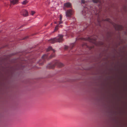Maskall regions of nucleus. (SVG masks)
Wrapping results in <instances>:
<instances>
[{"instance_id":"obj_17","label":"nucleus","mask_w":127,"mask_h":127,"mask_svg":"<svg viewBox=\"0 0 127 127\" xmlns=\"http://www.w3.org/2000/svg\"><path fill=\"white\" fill-rule=\"evenodd\" d=\"M81 3H85V1L84 0H82L81 1Z\"/></svg>"},{"instance_id":"obj_14","label":"nucleus","mask_w":127,"mask_h":127,"mask_svg":"<svg viewBox=\"0 0 127 127\" xmlns=\"http://www.w3.org/2000/svg\"><path fill=\"white\" fill-rule=\"evenodd\" d=\"M58 27L59 25H58L55 27V31H57L58 29Z\"/></svg>"},{"instance_id":"obj_20","label":"nucleus","mask_w":127,"mask_h":127,"mask_svg":"<svg viewBox=\"0 0 127 127\" xmlns=\"http://www.w3.org/2000/svg\"><path fill=\"white\" fill-rule=\"evenodd\" d=\"M55 23L56 24V22H55Z\"/></svg>"},{"instance_id":"obj_9","label":"nucleus","mask_w":127,"mask_h":127,"mask_svg":"<svg viewBox=\"0 0 127 127\" xmlns=\"http://www.w3.org/2000/svg\"><path fill=\"white\" fill-rule=\"evenodd\" d=\"M71 4L69 2H67L65 3L64 6L65 7H68L70 8L71 7Z\"/></svg>"},{"instance_id":"obj_5","label":"nucleus","mask_w":127,"mask_h":127,"mask_svg":"<svg viewBox=\"0 0 127 127\" xmlns=\"http://www.w3.org/2000/svg\"><path fill=\"white\" fill-rule=\"evenodd\" d=\"M50 51H52L53 52L49 57V58L51 59L55 56V54L54 53L55 51L54 50L52 49V47H49L47 49L46 51L47 52H48Z\"/></svg>"},{"instance_id":"obj_6","label":"nucleus","mask_w":127,"mask_h":127,"mask_svg":"<svg viewBox=\"0 0 127 127\" xmlns=\"http://www.w3.org/2000/svg\"><path fill=\"white\" fill-rule=\"evenodd\" d=\"M73 11L71 9H69L66 12V17H70L72 15Z\"/></svg>"},{"instance_id":"obj_1","label":"nucleus","mask_w":127,"mask_h":127,"mask_svg":"<svg viewBox=\"0 0 127 127\" xmlns=\"http://www.w3.org/2000/svg\"><path fill=\"white\" fill-rule=\"evenodd\" d=\"M97 9L96 8H94V7H90V8L88 7H85L82 11V14L83 15L86 16L88 13V11L90 12L91 14H93L94 13L96 12Z\"/></svg>"},{"instance_id":"obj_7","label":"nucleus","mask_w":127,"mask_h":127,"mask_svg":"<svg viewBox=\"0 0 127 127\" xmlns=\"http://www.w3.org/2000/svg\"><path fill=\"white\" fill-rule=\"evenodd\" d=\"M21 14L24 16H26L28 15V12L25 10H23L21 12Z\"/></svg>"},{"instance_id":"obj_18","label":"nucleus","mask_w":127,"mask_h":127,"mask_svg":"<svg viewBox=\"0 0 127 127\" xmlns=\"http://www.w3.org/2000/svg\"><path fill=\"white\" fill-rule=\"evenodd\" d=\"M68 48V47L67 46H65V49H67Z\"/></svg>"},{"instance_id":"obj_2","label":"nucleus","mask_w":127,"mask_h":127,"mask_svg":"<svg viewBox=\"0 0 127 127\" xmlns=\"http://www.w3.org/2000/svg\"><path fill=\"white\" fill-rule=\"evenodd\" d=\"M57 65L59 67L63 66V64L57 61H55L54 62L49 64L47 66V67L49 69L53 68L55 66Z\"/></svg>"},{"instance_id":"obj_11","label":"nucleus","mask_w":127,"mask_h":127,"mask_svg":"<svg viewBox=\"0 0 127 127\" xmlns=\"http://www.w3.org/2000/svg\"><path fill=\"white\" fill-rule=\"evenodd\" d=\"M28 1L27 0H25L22 2V3L23 5H25L27 3Z\"/></svg>"},{"instance_id":"obj_3","label":"nucleus","mask_w":127,"mask_h":127,"mask_svg":"<svg viewBox=\"0 0 127 127\" xmlns=\"http://www.w3.org/2000/svg\"><path fill=\"white\" fill-rule=\"evenodd\" d=\"M63 35H59L57 37L50 39L49 40V42L52 43L56 42H61L63 41Z\"/></svg>"},{"instance_id":"obj_13","label":"nucleus","mask_w":127,"mask_h":127,"mask_svg":"<svg viewBox=\"0 0 127 127\" xmlns=\"http://www.w3.org/2000/svg\"><path fill=\"white\" fill-rule=\"evenodd\" d=\"M60 21L59 22V24H62V15H61L60 16Z\"/></svg>"},{"instance_id":"obj_19","label":"nucleus","mask_w":127,"mask_h":127,"mask_svg":"<svg viewBox=\"0 0 127 127\" xmlns=\"http://www.w3.org/2000/svg\"><path fill=\"white\" fill-rule=\"evenodd\" d=\"M62 26L61 25H60L59 26V27H62Z\"/></svg>"},{"instance_id":"obj_16","label":"nucleus","mask_w":127,"mask_h":127,"mask_svg":"<svg viewBox=\"0 0 127 127\" xmlns=\"http://www.w3.org/2000/svg\"><path fill=\"white\" fill-rule=\"evenodd\" d=\"M74 44L73 43H72L71 44V48H72L73 47H74Z\"/></svg>"},{"instance_id":"obj_15","label":"nucleus","mask_w":127,"mask_h":127,"mask_svg":"<svg viewBox=\"0 0 127 127\" xmlns=\"http://www.w3.org/2000/svg\"><path fill=\"white\" fill-rule=\"evenodd\" d=\"M35 13V12L33 11H31V15H33Z\"/></svg>"},{"instance_id":"obj_10","label":"nucleus","mask_w":127,"mask_h":127,"mask_svg":"<svg viewBox=\"0 0 127 127\" xmlns=\"http://www.w3.org/2000/svg\"><path fill=\"white\" fill-rule=\"evenodd\" d=\"M87 40L91 42H92L93 40H95V39H93L91 38L88 37L87 39Z\"/></svg>"},{"instance_id":"obj_8","label":"nucleus","mask_w":127,"mask_h":127,"mask_svg":"<svg viewBox=\"0 0 127 127\" xmlns=\"http://www.w3.org/2000/svg\"><path fill=\"white\" fill-rule=\"evenodd\" d=\"M19 0H12L10 1L11 4L15 5L18 3Z\"/></svg>"},{"instance_id":"obj_12","label":"nucleus","mask_w":127,"mask_h":127,"mask_svg":"<svg viewBox=\"0 0 127 127\" xmlns=\"http://www.w3.org/2000/svg\"><path fill=\"white\" fill-rule=\"evenodd\" d=\"M93 2L95 3H97V2L100 3L101 1L99 0H93Z\"/></svg>"},{"instance_id":"obj_4","label":"nucleus","mask_w":127,"mask_h":127,"mask_svg":"<svg viewBox=\"0 0 127 127\" xmlns=\"http://www.w3.org/2000/svg\"><path fill=\"white\" fill-rule=\"evenodd\" d=\"M48 58V55L44 54L43 55L42 57L41 60H40L39 64L40 65H42L43 64L45 61V59Z\"/></svg>"}]
</instances>
